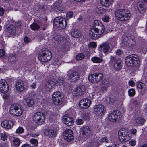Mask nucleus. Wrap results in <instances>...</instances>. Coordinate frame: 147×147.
Segmentation results:
<instances>
[{
  "instance_id": "nucleus-1",
  "label": "nucleus",
  "mask_w": 147,
  "mask_h": 147,
  "mask_svg": "<svg viewBox=\"0 0 147 147\" xmlns=\"http://www.w3.org/2000/svg\"><path fill=\"white\" fill-rule=\"evenodd\" d=\"M73 15V12L70 11L67 12L66 14V20H64L62 17H58L56 18L54 20L55 25L59 29L64 28L67 24L68 20L72 18Z\"/></svg>"
},
{
  "instance_id": "nucleus-2",
  "label": "nucleus",
  "mask_w": 147,
  "mask_h": 147,
  "mask_svg": "<svg viewBox=\"0 0 147 147\" xmlns=\"http://www.w3.org/2000/svg\"><path fill=\"white\" fill-rule=\"evenodd\" d=\"M104 28L102 24L92 28L89 32L90 37L93 40L98 39L104 32Z\"/></svg>"
},
{
  "instance_id": "nucleus-3",
  "label": "nucleus",
  "mask_w": 147,
  "mask_h": 147,
  "mask_svg": "<svg viewBox=\"0 0 147 147\" xmlns=\"http://www.w3.org/2000/svg\"><path fill=\"white\" fill-rule=\"evenodd\" d=\"M65 79L62 77H60L57 80L52 78L49 80L46 83L45 89L48 91H50L56 85L60 86L63 85L65 83Z\"/></svg>"
},
{
  "instance_id": "nucleus-4",
  "label": "nucleus",
  "mask_w": 147,
  "mask_h": 147,
  "mask_svg": "<svg viewBox=\"0 0 147 147\" xmlns=\"http://www.w3.org/2000/svg\"><path fill=\"white\" fill-rule=\"evenodd\" d=\"M126 65L127 66L134 67L139 65V62L138 56L136 54L128 56L125 59Z\"/></svg>"
},
{
  "instance_id": "nucleus-5",
  "label": "nucleus",
  "mask_w": 147,
  "mask_h": 147,
  "mask_svg": "<svg viewBox=\"0 0 147 147\" xmlns=\"http://www.w3.org/2000/svg\"><path fill=\"white\" fill-rule=\"evenodd\" d=\"M117 10L115 12V16L119 20L123 21L129 20L131 16L129 11H125V10Z\"/></svg>"
},
{
  "instance_id": "nucleus-6",
  "label": "nucleus",
  "mask_w": 147,
  "mask_h": 147,
  "mask_svg": "<svg viewBox=\"0 0 147 147\" xmlns=\"http://www.w3.org/2000/svg\"><path fill=\"white\" fill-rule=\"evenodd\" d=\"M42 53L39 56L38 59L43 62H48L51 58V52L48 49L43 48L42 50Z\"/></svg>"
},
{
  "instance_id": "nucleus-7",
  "label": "nucleus",
  "mask_w": 147,
  "mask_h": 147,
  "mask_svg": "<svg viewBox=\"0 0 147 147\" xmlns=\"http://www.w3.org/2000/svg\"><path fill=\"white\" fill-rule=\"evenodd\" d=\"M67 113L69 114H65L63 117V122L67 126H71L73 124V119L71 115L74 113L73 110L69 109L67 111Z\"/></svg>"
},
{
  "instance_id": "nucleus-8",
  "label": "nucleus",
  "mask_w": 147,
  "mask_h": 147,
  "mask_svg": "<svg viewBox=\"0 0 147 147\" xmlns=\"http://www.w3.org/2000/svg\"><path fill=\"white\" fill-rule=\"evenodd\" d=\"M112 49L111 44L108 41L102 43L98 47V49L100 51L103 52L105 54H108L110 53Z\"/></svg>"
},
{
  "instance_id": "nucleus-9",
  "label": "nucleus",
  "mask_w": 147,
  "mask_h": 147,
  "mask_svg": "<svg viewBox=\"0 0 147 147\" xmlns=\"http://www.w3.org/2000/svg\"><path fill=\"white\" fill-rule=\"evenodd\" d=\"M53 102L57 105L62 104L64 100V96L62 93L57 91L54 92L52 94Z\"/></svg>"
},
{
  "instance_id": "nucleus-10",
  "label": "nucleus",
  "mask_w": 147,
  "mask_h": 147,
  "mask_svg": "<svg viewBox=\"0 0 147 147\" xmlns=\"http://www.w3.org/2000/svg\"><path fill=\"white\" fill-rule=\"evenodd\" d=\"M32 119L36 123L39 125H41L45 122V116L42 113L38 112L34 114Z\"/></svg>"
},
{
  "instance_id": "nucleus-11",
  "label": "nucleus",
  "mask_w": 147,
  "mask_h": 147,
  "mask_svg": "<svg viewBox=\"0 0 147 147\" xmlns=\"http://www.w3.org/2000/svg\"><path fill=\"white\" fill-rule=\"evenodd\" d=\"M103 74L100 72L96 73L89 75L88 79L92 83H97L101 81L103 79Z\"/></svg>"
},
{
  "instance_id": "nucleus-12",
  "label": "nucleus",
  "mask_w": 147,
  "mask_h": 147,
  "mask_svg": "<svg viewBox=\"0 0 147 147\" xmlns=\"http://www.w3.org/2000/svg\"><path fill=\"white\" fill-rule=\"evenodd\" d=\"M119 138L121 142L127 141L130 138L129 136V131L125 129H121L118 133Z\"/></svg>"
},
{
  "instance_id": "nucleus-13",
  "label": "nucleus",
  "mask_w": 147,
  "mask_h": 147,
  "mask_svg": "<svg viewBox=\"0 0 147 147\" xmlns=\"http://www.w3.org/2000/svg\"><path fill=\"white\" fill-rule=\"evenodd\" d=\"M120 112L119 111L114 110L108 115V119L110 122H115L120 117Z\"/></svg>"
},
{
  "instance_id": "nucleus-14",
  "label": "nucleus",
  "mask_w": 147,
  "mask_h": 147,
  "mask_svg": "<svg viewBox=\"0 0 147 147\" xmlns=\"http://www.w3.org/2000/svg\"><path fill=\"white\" fill-rule=\"evenodd\" d=\"M93 110L96 115L98 116H102L104 115L106 109L103 105L99 104L94 106Z\"/></svg>"
},
{
  "instance_id": "nucleus-15",
  "label": "nucleus",
  "mask_w": 147,
  "mask_h": 147,
  "mask_svg": "<svg viewBox=\"0 0 147 147\" xmlns=\"http://www.w3.org/2000/svg\"><path fill=\"white\" fill-rule=\"evenodd\" d=\"M86 90L84 85H80L74 88L73 91V94L74 96H81L85 93Z\"/></svg>"
},
{
  "instance_id": "nucleus-16",
  "label": "nucleus",
  "mask_w": 147,
  "mask_h": 147,
  "mask_svg": "<svg viewBox=\"0 0 147 147\" xmlns=\"http://www.w3.org/2000/svg\"><path fill=\"white\" fill-rule=\"evenodd\" d=\"M80 133L82 137L86 139L91 135L92 131L88 127H82L81 128Z\"/></svg>"
},
{
  "instance_id": "nucleus-17",
  "label": "nucleus",
  "mask_w": 147,
  "mask_h": 147,
  "mask_svg": "<svg viewBox=\"0 0 147 147\" xmlns=\"http://www.w3.org/2000/svg\"><path fill=\"white\" fill-rule=\"evenodd\" d=\"M109 80L107 78H105L102 81L100 84L99 90L98 91L102 93L106 92L109 84Z\"/></svg>"
},
{
  "instance_id": "nucleus-18",
  "label": "nucleus",
  "mask_w": 147,
  "mask_h": 147,
  "mask_svg": "<svg viewBox=\"0 0 147 147\" xmlns=\"http://www.w3.org/2000/svg\"><path fill=\"white\" fill-rule=\"evenodd\" d=\"M92 103L91 100L84 98L81 100L79 103V106L81 109H85L89 108Z\"/></svg>"
},
{
  "instance_id": "nucleus-19",
  "label": "nucleus",
  "mask_w": 147,
  "mask_h": 147,
  "mask_svg": "<svg viewBox=\"0 0 147 147\" xmlns=\"http://www.w3.org/2000/svg\"><path fill=\"white\" fill-rule=\"evenodd\" d=\"M16 87L17 90L20 92L26 90L28 89V87L25 86L23 81L18 80L16 82Z\"/></svg>"
},
{
  "instance_id": "nucleus-20",
  "label": "nucleus",
  "mask_w": 147,
  "mask_h": 147,
  "mask_svg": "<svg viewBox=\"0 0 147 147\" xmlns=\"http://www.w3.org/2000/svg\"><path fill=\"white\" fill-rule=\"evenodd\" d=\"M8 90L9 86L6 80L1 79L0 81V91L3 93H6Z\"/></svg>"
},
{
  "instance_id": "nucleus-21",
  "label": "nucleus",
  "mask_w": 147,
  "mask_h": 147,
  "mask_svg": "<svg viewBox=\"0 0 147 147\" xmlns=\"http://www.w3.org/2000/svg\"><path fill=\"white\" fill-rule=\"evenodd\" d=\"M73 131L70 129H66L63 134V137L65 140L68 142H70L74 139Z\"/></svg>"
},
{
  "instance_id": "nucleus-22",
  "label": "nucleus",
  "mask_w": 147,
  "mask_h": 147,
  "mask_svg": "<svg viewBox=\"0 0 147 147\" xmlns=\"http://www.w3.org/2000/svg\"><path fill=\"white\" fill-rule=\"evenodd\" d=\"M68 79L72 82H74L79 80L80 78L79 74L76 72H74L71 74H67Z\"/></svg>"
},
{
  "instance_id": "nucleus-23",
  "label": "nucleus",
  "mask_w": 147,
  "mask_h": 147,
  "mask_svg": "<svg viewBox=\"0 0 147 147\" xmlns=\"http://www.w3.org/2000/svg\"><path fill=\"white\" fill-rule=\"evenodd\" d=\"M136 86L139 91H140L142 94H144L147 91V87L146 85L141 82H138Z\"/></svg>"
},
{
  "instance_id": "nucleus-24",
  "label": "nucleus",
  "mask_w": 147,
  "mask_h": 147,
  "mask_svg": "<svg viewBox=\"0 0 147 147\" xmlns=\"http://www.w3.org/2000/svg\"><path fill=\"white\" fill-rule=\"evenodd\" d=\"M135 121L137 125L142 126L144 124L145 120L142 115L140 114L136 115Z\"/></svg>"
},
{
  "instance_id": "nucleus-25",
  "label": "nucleus",
  "mask_w": 147,
  "mask_h": 147,
  "mask_svg": "<svg viewBox=\"0 0 147 147\" xmlns=\"http://www.w3.org/2000/svg\"><path fill=\"white\" fill-rule=\"evenodd\" d=\"M1 125L3 127L11 129L13 125V121L10 120H4L1 122Z\"/></svg>"
},
{
  "instance_id": "nucleus-26",
  "label": "nucleus",
  "mask_w": 147,
  "mask_h": 147,
  "mask_svg": "<svg viewBox=\"0 0 147 147\" xmlns=\"http://www.w3.org/2000/svg\"><path fill=\"white\" fill-rule=\"evenodd\" d=\"M44 134L50 137H56L57 134V132L53 129H46L44 131Z\"/></svg>"
},
{
  "instance_id": "nucleus-27",
  "label": "nucleus",
  "mask_w": 147,
  "mask_h": 147,
  "mask_svg": "<svg viewBox=\"0 0 147 147\" xmlns=\"http://www.w3.org/2000/svg\"><path fill=\"white\" fill-rule=\"evenodd\" d=\"M23 99L28 106L32 107L34 104V101L31 98L28 97L26 96H25L23 97Z\"/></svg>"
},
{
  "instance_id": "nucleus-28",
  "label": "nucleus",
  "mask_w": 147,
  "mask_h": 147,
  "mask_svg": "<svg viewBox=\"0 0 147 147\" xmlns=\"http://www.w3.org/2000/svg\"><path fill=\"white\" fill-rule=\"evenodd\" d=\"M71 34L72 37L74 38H78L81 35L80 31L76 29H73L71 31Z\"/></svg>"
},
{
  "instance_id": "nucleus-29",
  "label": "nucleus",
  "mask_w": 147,
  "mask_h": 147,
  "mask_svg": "<svg viewBox=\"0 0 147 147\" xmlns=\"http://www.w3.org/2000/svg\"><path fill=\"white\" fill-rule=\"evenodd\" d=\"M20 105L18 104H13L11 105L9 109V112L11 115H14Z\"/></svg>"
},
{
  "instance_id": "nucleus-30",
  "label": "nucleus",
  "mask_w": 147,
  "mask_h": 147,
  "mask_svg": "<svg viewBox=\"0 0 147 147\" xmlns=\"http://www.w3.org/2000/svg\"><path fill=\"white\" fill-rule=\"evenodd\" d=\"M113 1V0H100L102 5L105 7H108Z\"/></svg>"
},
{
  "instance_id": "nucleus-31",
  "label": "nucleus",
  "mask_w": 147,
  "mask_h": 147,
  "mask_svg": "<svg viewBox=\"0 0 147 147\" xmlns=\"http://www.w3.org/2000/svg\"><path fill=\"white\" fill-rule=\"evenodd\" d=\"M53 40L57 42H63L65 40V38L60 35H56L53 37Z\"/></svg>"
},
{
  "instance_id": "nucleus-32",
  "label": "nucleus",
  "mask_w": 147,
  "mask_h": 147,
  "mask_svg": "<svg viewBox=\"0 0 147 147\" xmlns=\"http://www.w3.org/2000/svg\"><path fill=\"white\" fill-rule=\"evenodd\" d=\"M122 68L121 61L120 60L116 61L114 64V68L115 70H120Z\"/></svg>"
},
{
  "instance_id": "nucleus-33",
  "label": "nucleus",
  "mask_w": 147,
  "mask_h": 147,
  "mask_svg": "<svg viewBox=\"0 0 147 147\" xmlns=\"http://www.w3.org/2000/svg\"><path fill=\"white\" fill-rule=\"evenodd\" d=\"M7 31L10 34H14L15 33V27L12 24L9 25L7 28Z\"/></svg>"
},
{
  "instance_id": "nucleus-34",
  "label": "nucleus",
  "mask_w": 147,
  "mask_h": 147,
  "mask_svg": "<svg viewBox=\"0 0 147 147\" xmlns=\"http://www.w3.org/2000/svg\"><path fill=\"white\" fill-rule=\"evenodd\" d=\"M24 111L23 109L20 105L17 110L13 115L16 116H21L23 113Z\"/></svg>"
},
{
  "instance_id": "nucleus-35",
  "label": "nucleus",
  "mask_w": 147,
  "mask_h": 147,
  "mask_svg": "<svg viewBox=\"0 0 147 147\" xmlns=\"http://www.w3.org/2000/svg\"><path fill=\"white\" fill-rule=\"evenodd\" d=\"M92 61L94 63H100L103 61L101 58L97 57H94L91 59Z\"/></svg>"
},
{
  "instance_id": "nucleus-36",
  "label": "nucleus",
  "mask_w": 147,
  "mask_h": 147,
  "mask_svg": "<svg viewBox=\"0 0 147 147\" xmlns=\"http://www.w3.org/2000/svg\"><path fill=\"white\" fill-rule=\"evenodd\" d=\"M8 61L11 63L15 62L16 61L15 55L13 54H10L8 57Z\"/></svg>"
},
{
  "instance_id": "nucleus-37",
  "label": "nucleus",
  "mask_w": 147,
  "mask_h": 147,
  "mask_svg": "<svg viewBox=\"0 0 147 147\" xmlns=\"http://www.w3.org/2000/svg\"><path fill=\"white\" fill-rule=\"evenodd\" d=\"M62 4L60 2L57 1L53 4V7L54 9H59L61 7Z\"/></svg>"
},
{
  "instance_id": "nucleus-38",
  "label": "nucleus",
  "mask_w": 147,
  "mask_h": 147,
  "mask_svg": "<svg viewBox=\"0 0 147 147\" xmlns=\"http://www.w3.org/2000/svg\"><path fill=\"white\" fill-rule=\"evenodd\" d=\"M32 30H38L40 28V26L37 24L35 23H33L30 26Z\"/></svg>"
},
{
  "instance_id": "nucleus-39",
  "label": "nucleus",
  "mask_w": 147,
  "mask_h": 147,
  "mask_svg": "<svg viewBox=\"0 0 147 147\" xmlns=\"http://www.w3.org/2000/svg\"><path fill=\"white\" fill-rule=\"evenodd\" d=\"M106 101L107 103L110 104H113L115 102V97H107L106 98Z\"/></svg>"
},
{
  "instance_id": "nucleus-40",
  "label": "nucleus",
  "mask_w": 147,
  "mask_h": 147,
  "mask_svg": "<svg viewBox=\"0 0 147 147\" xmlns=\"http://www.w3.org/2000/svg\"><path fill=\"white\" fill-rule=\"evenodd\" d=\"M20 140L18 138L14 139L13 141V144L15 146H18L20 144Z\"/></svg>"
},
{
  "instance_id": "nucleus-41",
  "label": "nucleus",
  "mask_w": 147,
  "mask_h": 147,
  "mask_svg": "<svg viewBox=\"0 0 147 147\" xmlns=\"http://www.w3.org/2000/svg\"><path fill=\"white\" fill-rule=\"evenodd\" d=\"M85 57L83 53H79L76 57V59L77 60H80L83 59Z\"/></svg>"
},
{
  "instance_id": "nucleus-42",
  "label": "nucleus",
  "mask_w": 147,
  "mask_h": 147,
  "mask_svg": "<svg viewBox=\"0 0 147 147\" xmlns=\"http://www.w3.org/2000/svg\"><path fill=\"white\" fill-rule=\"evenodd\" d=\"M128 92L129 96L131 97L133 96L135 94V90L133 88L129 89Z\"/></svg>"
},
{
  "instance_id": "nucleus-43",
  "label": "nucleus",
  "mask_w": 147,
  "mask_h": 147,
  "mask_svg": "<svg viewBox=\"0 0 147 147\" xmlns=\"http://www.w3.org/2000/svg\"><path fill=\"white\" fill-rule=\"evenodd\" d=\"M61 60L59 59H56L53 63V64L57 67H58L61 64Z\"/></svg>"
},
{
  "instance_id": "nucleus-44",
  "label": "nucleus",
  "mask_w": 147,
  "mask_h": 147,
  "mask_svg": "<svg viewBox=\"0 0 147 147\" xmlns=\"http://www.w3.org/2000/svg\"><path fill=\"white\" fill-rule=\"evenodd\" d=\"M30 142L31 144L35 146H37L38 144V141L36 139L32 138L30 140Z\"/></svg>"
},
{
  "instance_id": "nucleus-45",
  "label": "nucleus",
  "mask_w": 147,
  "mask_h": 147,
  "mask_svg": "<svg viewBox=\"0 0 147 147\" xmlns=\"http://www.w3.org/2000/svg\"><path fill=\"white\" fill-rule=\"evenodd\" d=\"M108 138L107 137H104L100 139V144H102L103 142H105L106 143H108L109 142V140Z\"/></svg>"
},
{
  "instance_id": "nucleus-46",
  "label": "nucleus",
  "mask_w": 147,
  "mask_h": 147,
  "mask_svg": "<svg viewBox=\"0 0 147 147\" xmlns=\"http://www.w3.org/2000/svg\"><path fill=\"white\" fill-rule=\"evenodd\" d=\"M97 47V44L94 42H90L88 45V47L90 48H96Z\"/></svg>"
},
{
  "instance_id": "nucleus-47",
  "label": "nucleus",
  "mask_w": 147,
  "mask_h": 147,
  "mask_svg": "<svg viewBox=\"0 0 147 147\" xmlns=\"http://www.w3.org/2000/svg\"><path fill=\"white\" fill-rule=\"evenodd\" d=\"M1 139L3 141H5L7 138L8 135L5 132L2 133L1 134Z\"/></svg>"
},
{
  "instance_id": "nucleus-48",
  "label": "nucleus",
  "mask_w": 147,
  "mask_h": 147,
  "mask_svg": "<svg viewBox=\"0 0 147 147\" xmlns=\"http://www.w3.org/2000/svg\"><path fill=\"white\" fill-rule=\"evenodd\" d=\"M82 117L84 119H88L89 115L87 112H84L81 115Z\"/></svg>"
},
{
  "instance_id": "nucleus-49",
  "label": "nucleus",
  "mask_w": 147,
  "mask_h": 147,
  "mask_svg": "<svg viewBox=\"0 0 147 147\" xmlns=\"http://www.w3.org/2000/svg\"><path fill=\"white\" fill-rule=\"evenodd\" d=\"M109 17L107 15H105L102 18V21L105 22L107 23L109 22Z\"/></svg>"
},
{
  "instance_id": "nucleus-50",
  "label": "nucleus",
  "mask_w": 147,
  "mask_h": 147,
  "mask_svg": "<svg viewBox=\"0 0 147 147\" xmlns=\"http://www.w3.org/2000/svg\"><path fill=\"white\" fill-rule=\"evenodd\" d=\"M16 132L17 134H22L24 132V129L22 127H19L16 129Z\"/></svg>"
},
{
  "instance_id": "nucleus-51",
  "label": "nucleus",
  "mask_w": 147,
  "mask_h": 147,
  "mask_svg": "<svg viewBox=\"0 0 147 147\" xmlns=\"http://www.w3.org/2000/svg\"><path fill=\"white\" fill-rule=\"evenodd\" d=\"M76 123L78 125H80L83 123L84 121L82 119H77L76 121Z\"/></svg>"
},
{
  "instance_id": "nucleus-52",
  "label": "nucleus",
  "mask_w": 147,
  "mask_h": 147,
  "mask_svg": "<svg viewBox=\"0 0 147 147\" xmlns=\"http://www.w3.org/2000/svg\"><path fill=\"white\" fill-rule=\"evenodd\" d=\"M5 54V51L3 49H0V57L3 56Z\"/></svg>"
},
{
  "instance_id": "nucleus-53",
  "label": "nucleus",
  "mask_w": 147,
  "mask_h": 147,
  "mask_svg": "<svg viewBox=\"0 0 147 147\" xmlns=\"http://www.w3.org/2000/svg\"><path fill=\"white\" fill-rule=\"evenodd\" d=\"M131 134L136 135L137 132V130L135 128L132 129L130 131Z\"/></svg>"
},
{
  "instance_id": "nucleus-54",
  "label": "nucleus",
  "mask_w": 147,
  "mask_h": 147,
  "mask_svg": "<svg viewBox=\"0 0 147 147\" xmlns=\"http://www.w3.org/2000/svg\"><path fill=\"white\" fill-rule=\"evenodd\" d=\"M129 143L131 145L134 146L136 144V141L134 140H132L129 141Z\"/></svg>"
},
{
  "instance_id": "nucleus-55",
  "label": "nucleus",
  "mask_w": 147,
  "mask_h": 147,
  "mask_svg": "<svg viewBox=\"0 0 147 147\" xmlns=\"http://www.w3.org/2000/svg\"><path fill=\"white\" fill-rule=\"evenodd\" d=\"M116 54L118 55H121L122 53V51L118 49L115 51Z\"/></svg>"
},
{
  "instance_id": "nucleus-56",
  "label": "nucleus",
  "mask_w": 147,
  "mask_h": 147,
  "mask_svg": "<svg viewBox=\"0 0 147 147\" xmlns=\"http://www.w3.org/2000/svg\"><path fill=\"white\" fill-rule=\"evenodd\" d=\"M36 87V84L35 83H33L30 86V88L31 89H34Z\"/></svg>"
},
{
  "instance_id": "nucleus-57",
  "label": "nucleus",
  "mask_w": 147,
  "mask_h": 147,
  "mask_svg": "<svg viewBox=\"0 0 147 147\" xmlns=\"http://www.w3.org/2000/svg\"><path fill=\"white\" fill-rule=\"evenodd\" d=\"M24 40L25 42L28 43L30 41V39L28 37H25L24 38Z\"/></svg>"
},
{
  "instance_id": "nucleus-58",
  "label": "nucleus",
  "mask_w": 147,
  "mask_h": 147,
  "mask_svg": "<svg viewBox=\"0 0 147 147\" xmlns=\"http://www.w3.org/2000/svg\"><path fill=\"white\" fill-rule=\"evenodd\" d=\"M129 85L131 87H134L135 86V83L133 80H131L128 82Z\"/></svg>"
},
{
  "instance_id": "nucleus-59",
  "label": "nucleus",
  "mask_w": 147,
  "mask_h": 147,
  "mask_svg": "<svg viewBox=\"0 0 147 147\" xmlns=\"http://www.w3.org/2000/svg\"><path fill=\"white\" fill-rule=\"evenodd\" d=\"M132 103L133 105H135V106H136L138 104V102L136 100H134L132 101Z\"/></svg>"
},
{
  "instance_id": "nucleus-60",
  "label": "nucleus",
  "mask_w": 147,
  "mask_h": 147,
  "mask_svg": "<svg viewBox=\"0 0 147 147\" xmlns=\"http://www.w3.org/2000/svg\"><path fill=\"white\" fill-rule=\"evenodd\" d=\"M9 97V95L7 94H5L3 96V98L5 99H8Z\"/></svg>"
},
{
  "instance_id": "nucleus-61",
  "label": "nucleus",
  "mask_w": 147,
  "mask_h": 147,
  "mask_svg": "<svg viewBox=\"0 0 147 147\" xmlns=\"http://www.w3.org/2000/svg\"><path fill=\"white\" fill-rule=\"evenodd\" d=\"M21 147H33V146H31L30 145L28 144H26L22 145Z\"/></svg>"
},
{
  "instance_id": "nucleus-62",
  "label": "nucleus",
  "mask_w": 147,
  "mask_h": 147,
  "mask_svg": "<svg viewBox=\"0 0 147 147\" xmlns=\"http://www.w3.org/2000/svg\"><path fill=\"white\" fill-rule=\"evenodd\" d=\"M131 39H130V40L128 39V40H127L126 41V45L127 46H129V44L130 43V42L131 41Z\"/></svg>"
},
{
  "instance_id": "nucleus-63",
  "label": "nucleus",
  "mask_w": 147,
  "mask_h": 147,
  "mask_svg": "<svg viewBox=\"0 0 147 147\" xmlns=\"http://www.w3.org/2000/svg\"><path fill=\"white\" fill-rule=\"evenodd\" d=\"M39 135L38 134L36 133H33L30 134V136H31L33 137H36Z\"/></svg>"
},
{
  "instance_id": "nucleus-64",
  "label": "nucleus",
  "mask_w": 147,
  "mask_h": 147,
  "mask_svg": "<svg viewBox=\"0 0 147 147\" xmlns=\"http://www.w3.org/2000/svg\"><path fill=\"white\" fill-rule=\"evenodd\" d=\"M94 23L95 24V27L96 26H99L98 24H99V22L98 20H95L94 21Z\"/></svg>"
}]
</instances>
